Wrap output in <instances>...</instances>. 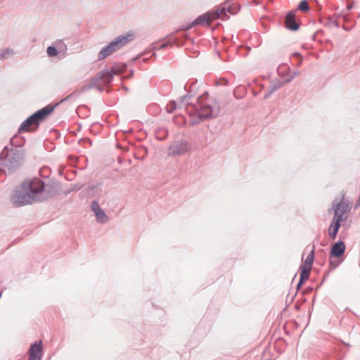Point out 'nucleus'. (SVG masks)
Here are the masks:
<instances>
[{
    "label": "nucleus",
    "instance_id": "nucleus-29",
    "mask_svg": "<svg viewBox=\"0 0 360 360\" xmlns=\"http://www.w3.org/2000/svg\"><path fill=\"white\" fill-rule=\"evenodd\" d=\"M294 55H295V56H296V57H297V58H299L302 59V56H301V55H300V53H295Z\"/></svg>",
    "mask_w": 360,
    "mask_h": 360
},
{
    "label": "nucleus",
    "instance_id": "nucleus-4",
    "mask_svg": "<svg viewBox=\"0 0 360 360\" xmlns=\"http://www.w3.org/2000/svg\"><path fill=\"white\" fill-rule=\"evenodd\" d=\"M134 39V34L127 33L120 35L111 41L107 46H105L98 53V59L102 60L112 55L115 51L121 49L126 44Z\"/></svg>",
    "mask_w": 360,
    "mask_h": 360
},
{
    "label": "nucleus",
    "instance_id": "nucleus-22",
    "mask_svg": "<svg viewBox=\"0 0 360 360\" xmlns=\"http://www.w3.org/2000/svg\"><path fill=\"white\" fill-rule=\"evenodd\" d=\"M314 249H312L311 250L310 253L309 254V255L307 256V257L306 258V259L304 261V264H302V266H305V267H310L311 269V266H312V264L314 262Z\"/></svg>",
    "mask_w": 360,
    "mask_h": 360
},
{
    "label": "nucleus",
    "instance_id": "nucleus-17",
    "mask_svg": "<svg viewBox=\"0 0 360 360\" xmlns=\"http://www.w3.org/2000/svg\"><path fill=\"white\" fill-rule=\"evenodd\" d=\"M340 227V221L334 220L333 219V221L330 226L329 229V235L333 238L335 239L337 236V233Z\"/></svg>",
    "mask_w": 360,
    "mask_h": 360
},
{
    "label": "nucleus",
    "instance_id": "nucleus-9",
    "mask_svg": "<svg viewBox=\"0 0 360 360\" xmlns=\"http://www.w3.org/2000/svg\"><path fill=\"white\" fill-rule=\"evenodd\" d=\"M91 209L94 212L96 217V221L98 223L105 224L109 220V218L105 213L104 210L100 207L98 201L94 200L92 202Z\"/></svg>",
    "mask_w": 360,
    "mask_h": 360
},
{
    "label": "nucleus",
    "instance_id": "nucleus-23",
    "mask_svg": "<svg viewBox=\"0 0 360 360\" xmlns=\"http://www.w3.org/2000/svg\"><path fill=\"white\" fill-rule=\"evenodd\" d=\"M309 5H308V2L306 0L301 1L297 6V9L301 11H303V12H306V11H309Z\"/></svg>",
    "mask_w": 360,
    "mask_h": 360
},
{
    "label": "nucleus",
    "instance_id": "nucleus-10",
    "mask_svg": "<svg viewBox=\"0 0 360 360\" xmlns=\"http://www.w3.org/2000/svg\"><path fill=\"white\" fill-rule=\"evenodd\" d=\"M29 360H41L42 356L41 342L32 344L28 351Z\"/></svg>",
    "mask_w": 360,
    "mask_h": 360
},
{
    "label": "nucleus",
    "instance_id": "nucleus-31",
    "mask_svg": "<svg viewBox=\"0 0 360 360\" xmlns=\"http://www.w3.org/2000/svg\"><path fill=\"white\" fill-rule=\"evenodd\" d=\"M342 27L345 30H349V29L345 26V25H343Z\"/></svg>",
    "mask_w": 360,
    "mask_h": 360
},
{
    "label": "nucleus",
    "instance_id": "nucleus-12",
    "mask_svg": "<svg viewBox=\"0 0 360 360\" xmlns=\"http://www.w3.org/2000/svg\"><path fill=\"white\" fill-rule=\"evenodd\" d=\"M285 26L290 30H297L299 28V25L295 20V15L294 11L289 12L285 20Z\"/></svg>",
    "mask_w": 360,
    "mask_h": 360
},
{
    "label": "nucleus",
    "instance_id": "nucleus-19",
    "mask_svg": "<svg viewBox=\"0 0 360 360\" xmlns=\"http://www.w3.org/2000/svg\"><path fill=\"white\" fill-rule=\"evenodd\" d=\"M283 84V83L281 81H276L272 82L269 86V91L265 94L264 98L265 99L268 98L274 91L281 88Z\"/></svg>",
    "mask_w": 360,
    "mask_h": 360
},
{
    "label": "nucleus",
    "instance_id": "nucleus-18",
    "mask_svg": "<svg viewBox=\"0 0 360 360\" xmlns=\"http://www.w3.org/2000/svg\"><path fill=\"white\" fill-rule=\"evenodd\" d=\"M302 271L300 274V278L297 287L299 288L303 283H304L309 276L311 268L301 266Z\"/></svg>",
    "mask_w": 360,
    "mask_h": 360
},
{
    "label": "nucleus",
    "instance_id": "nucleus-16",
    "mask_svg": "<svg viewBox=\"0 0 360 360\" xmlns=\"http://www.w3.org/2000/svg\"><path fill=\"white\" fill-rule=\"evenodd\" d=\"M209 13L211 15L212 20L219 18L225 19V17L226 16L225 7L218 8L214 12H210Z\"/></svg>",
    "mask_w": 360,
    "mask_h": 360
},
{
    "label": "nucleus",
    "instance_id": "nucleus-15",
    "mask_svg": "<svg viewBox=\"0 0 360 360\" xmlns=\"http://www.w3.org/2000/svg\"><path fill=\"white\" fill-rule=\"evenodd\" d=\"M211 20V15L209 13L203 14L198 18H197L187 29H190L193 27V25H209Z\"/></svg>",
    "mask_w": 360,
    "mask_h": 360
},
{
    "label": "nucleus",
    "instance_id": "nucleus-2",
    "mask_svg": "<svg viewBox=\"0 0 360 360\" xmlns=\"http://www.w3.org/2000/svg\"><path fill=\"white\" fill-rule=\"evenodd\" d=\"M22 162V153L13 145L6 146L0 153V181L3 175L15 172Z\"/></svg>",
    "mask_w": 360,
    "mask_h": 360
},
{
    "label": "nucleus",
    "instance_id": "nucleus-5",
    "mask_svg": "<svg viewBox=\"0 0 360 360\" xmlns=\"http://www.w3.org/2000/svg\"><path fill=\"white\" fill-rule=\"evenodd\" d=\"M53 107L50 105H47L39 110L21 124L18 129V132L22 133L25 131L35 130L38 127L39 123L43 121L46 117L53 111Z\"/></svg>",
    "mask_w": 360,
    "mask_h": 360
},
{
    "label": "nucleus",
    "instance_id": "nucleus-14",
    "mask_svg": "<svg viewBox=\"0 0 360 360\" xmlns=\"http://www.w3.org/2000/svg\"><path fill=\"white\" fill-rule=\"evenodd\" d=\"M345 250V245L342 241L335 243L331 249V255L334 257H340Z\"/></svg>",
    "mask_w": 360,
    "mask_h": 360
},
{
    "label": "nucleus",
    "instance_id": "nucleus-33",
    "mask_svg": "<svg viewBox=\"0 0 360 360\" xmlns=\"http://www.w3.org/2000/svg\"><path fill=\"white\" fill-rule=\"evenodd\" d=\"M93 188L98 189L99 186H94Z\"/></svg>",
    "mask_w": 360,
    "mask_h": 360
},
{
    "label": "nucleus",
    "instance_id": "nucleus-13",
    "mask_svg": "<svg viewBox=\"0 0 360 360\" xmlns=\"http://www.w3.org/2000/svg\"><path fill=\"white\" fill-rule=\"evenodd\" d=\"M56 46H49L46 50V53L49 57H55L58 55L57 49L59 50H63L66 49L65 44L62 41H58L55 43Z\"/></svg>",
    "mask_w": 360,
    "mask_h": 360
},
{
    "label": "nucleus",
    "instance_id": "nucleus-30",
    "mask_svg": "<svg viewBox=\"0 0 360 360\" xmlns=\"http://www.w3.org/2000/svg\"><path fill=\"white\" fill-rule=\"evenodd\" d=\"M352 8V5H348L347 7V10H350Z\"/></svg>",
    "mask_w": 360,
    "mask_h": 360
},
{
    "label": "nucleus",
    "instance_id": "nucleus-7",
    "mask_svg": "<svg viewBox=\"0 0 360 360\" xmlns=\"http://www.w3.org/2000/svg\"><path fill=\"white\" fill-rule=\"evenodd\" d=\"M333 206L335 207L334 210L335 215L333 219L340 222L346 220L347 217L345 215L350 210L349 204L345 202L334 201Z\"/></svg>",
    "mask_w": 360,
    "mask_h": 360
},
{
    "label": "nucleus",
    "instance_id": "nucleus-24",
    "mask_svg": "<svg viewBox=\"0 0 360 360\" xmlns=\"http://www.w3.org/2000/svg\"><path fill=\"white\" fill-rule=\"evenodd\" d=\"M176 103L175 101H172L167 106V110L168 112H172L176 108Z\"/></svg>",
    "mask_w": 360,
    "mask_h": 360
},
{
    "label": "nucleus",
    "instance_id": "nucleus-32",
    "mask_svg": "<svg viewBox=\"0 0 360 360\" xmlns=\"http://www.w3.org/2000/svg\"><path fill=\"white\" fill-rule=\"evenodd\" d=\"M186 96H183V97H181V101L183 102V101H184V100L186 99Z\"/></svg>",
    "mask_w": 360,
    "mask_h": 360
},
{
    "label": "nucleus",
    "instance_id": "nucleus-6",
    "mask_svg": "<svg viewBox=\"0 0 360 360\" xmlns=\"http://www.w3.org/2000/svg\"><path fill=\"white\" fill-rule=\"evenodd\" d=\"M191 150V146L186 141L179 140L174 141L169 148L168 155L172 156H180L188 153Z\"/></svg>",
    "mask_w": 360,
    "mask_h": 360
},
{
    "label": "nucleus",
    "instance_id": "nucleus-26",
    "mask_svg": "<svg viewBox=\"0 0 360 360\" xmlns=\"http://www.w3.org/2000/svg\"><path fill=\"white\" fill-rule=\"evenodd\" d=\"M333 23L334 24V25L337 27H338L340 26L339 25V21L338 19H335L333 21Z\"/></svg>",
    "mask_w": 360,
    "mask_h": 360
},
{
    "label": "nucleus",
    "instance_id": "nucleus-27",
    "mask_svg": "<svg viewBox=\"0 0 360 360\" xmlns=\"http://www.w3.org/2000/svg\"><path fill=\"white\" fill-rule=\"evenodd\" d=\"M342 19H343L344 22H347L349 20V17L347 16V15L344 14L342 15Z\"/></svg>",
    "mask_w": 360,
    "mask_h": 360
},
{
    "label": "nucleus",
    "instance_id": "nucleus-3",
    "mask_svg": "<svg viewBox=\"0 0 360 360\" xmlns=\"http://www.w3.org/2000/svg\"><path fill=\"white\" fill-rule=\"evenodd\" d=\"M187 111L191 116L202 120L217 117L220 112V107L217 101L207 99V94H205L198 98L195 105H188Z\"/></svg>",
    "mask_w": 360,
    "mask_h": 360
},
{
    "label": "nucleus",
    "instance_id": "nucleus-8",
    "mask_svg": "<svg viewBox=\"0 0 360 360\" xmlns=\"http://www.w3.org/2000/svg\"><path fill=\"white\" fill-rule=\"evenodd\" d=\"M113 77L114 74L111 70L101 71L93 79L86 89L96 86L100 81H102L103 84H108L112 81Z\"/></svg>",
    "mask_w": 360,
    "mask_h": 360
},
{
    "label": "nucleus",
    "instance_id": "nucleus-28",
    "mask_svg": "<svg viewBox=\"0 0 360 360\" xmlns=\"http://www.w3.org/2000/svg\"><path fill=\"white\" fill-rule=\"evenodd\" d=\"M360 207V195H359V198L356 204V207Z\"/></svg>",
    "mask_w": 360,
    "mask_h": 360
},
{
    "label": "nucleus",
    "instance_id": "nucleus-35",
    "mask_svg": "<svg viewBox=\"0 0 360 360\" xmlns=\"http://www.w3.org/2000/svg\"><path fill=\"white\" fill-rule=\"evenodd\" d=\"M297 72H294V76L297 75Z\"/></svg>",
    "mask_w": 360,
    "mask_h": 360
},
{
    "label": "nucleus",
    "instance_id": "nucleus-25",
    "mask_svg": "<svg viewBox=\"0 0 360 360\" xmlns=\"http://www.w3.org/2000/svg\"><path fill=\"white\" fill-rule=\"evenodd\" d=\"M344 15V14H342V13H336V14L335 15V19L339 20V19H340V18H342V15Z\"/></svg>",
    "mask_w": 360,
    "mask_h": 360
},
{
    "label": "nucleus",
    "instance_id": "nucleus-20",
    "mask_svg": "<svg viewBox=\"0 0 360 360\" xmlns=\"http://www.w3.org/2000/svg\"><path fill=\"white\" fill-rule=\"evenodd\" d=\"M15 54L14 51L12 49L6 48L0 50V59L6 60L9 57L13 56Z\"/></svg>",
    "mask_w": 360,
    "mask_h": 360
},
{
    "label": "nucleus",
    "instance_id": "nucleus-34",
    "mask_svg": "<svg viewBox=\"0 0 360 360\" xmlns=\"http://www.w3.org/2000/svg\"><path fill=\"white\" fill-rule=\"evenodd\" d=\"M139 57V56H138V57H136V58H134V59H133V61H135V60H136Z\"/></svg>",
    "mask_w": 360,
    "mask_h": 360
},
{
    "label": "nucleus",
    "instance_id": "nucleus-11",
    "mask_svg": "<svg viewBox=\"0 0 360 360\" xmlns=\"http://www.w3.org/2000/svg\"><path fill=\"white\" fill-rule=\"evenodd\" d=\"M166 42L162 44L159 46H158V42H153L150 45V49L151 51L158 50V49H163L166 48L169 45H172L174 44L176 41V37H174L172 34H170L167 35L165 37Z\"/></svg>",
    "mask_w": 360,
    "mask_h": 360
},
{
    "label": "nucleus",
    "instance_id": "nucleus-21",
    "mask_svg": "<svg viewBox=\"0 0 360 360\" xmlns=\"http://www.w3.org/2000/svg\"><path fill=\"white\" fill-rule=\"evenodd\" d=\"M127 68V65L124 63L118 64L115 65L112 69V72L114 75H120Z\"/></svg>",
    "mask_w": 360,
    "mask_h": 360
},
{
    "label": "nucleus",
    "instance_id": "nucleus-1",
    "mask_svg": "<svg viewBox=\"0 0 360 360\" xmlns=\"http://www.w3.org/2000/svg\"><path fill=\"white\" fill-rule=\"evenodd\" d=\"M50 188L39 179H27L14 190L11 200L15 207L32 204L48 197Z\"/></svg>",
    "mask_w": 360,
    "mask_h": 360
},
{
    "label": "nucleus",
    "instance_id": "nucleus-36",
    "mask_svg": "<svg viewBox=\"0 0 360 360\" xmlns=\"http://www.w3.org/2000/svg\"><path fill=\"white\" fill-rule=\"evenodd\" d=\"M1 296H2V293H1V292H0V298L1 297Z\"/></svg>",
    "mask_w": 360,
    "mask_h": 360
}]
</instances>
